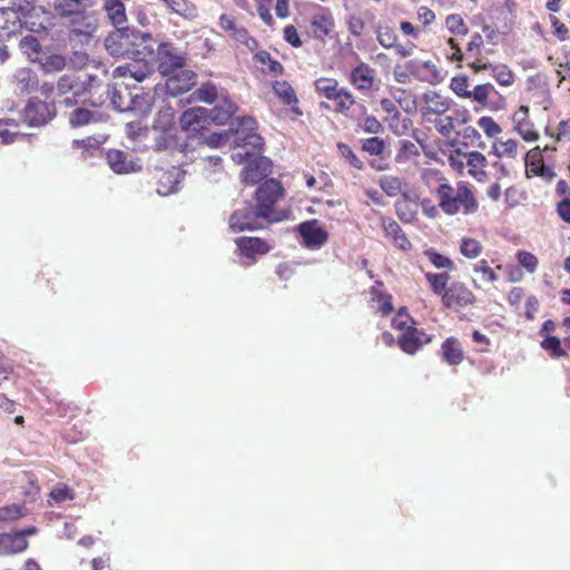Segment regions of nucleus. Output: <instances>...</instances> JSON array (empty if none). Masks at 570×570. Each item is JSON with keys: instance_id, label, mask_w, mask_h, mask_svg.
Segmentation results:
<instances>
[{"instance_id": "f257e3e1", "label": "nucleus", "mask_w": 570, "mask_h": 570, "mask_svg": "<svg viewBox=\"0 0 570 570\" xmlns=\"http://www.w3.org/2000/svg\"><path fill=\"white\" fill-rule=\"evenodd\" d=\"M179 122L187 137L202 135L212 125H228L227 130L213 132L205 138V144L210 148L224 146L230 137H234V147L249 146L257 153L264 148V139L256 132V120L250 116L233 117L230 109H185Z\"/></svg>"}, {"instance_id": "f03ea898", "label": "nucleus", "mask_w": 570, "mask_h": 570, "mask_svg": "<svg viewBox=\"0 0 570 570\" xmlns=\"http://www.w3.org/2000/svg\"><path fill=\"white\" fill-rule=\"evenodd\" d=\"M424 178L436 197L438 207L445 215H473L479 210V200L473 186L469 181L458 180L453 185L438 169L425 170Z\"/></svg>"}, {"instance_id": "7ed1b4c3", "label": "nucleus", "mask_w": 570, "mask_h": 570, "mask_svg": "<svg viewBox=\"0 0 570 570\" xmlns=\"http://www.w3.org/2000/svg\"><path fill=\"white\" fill-rule=\"evenodd\" d=\"M284 197V186L274 178H267L258 185L255 191V202L262 215L267 216V223H277L287 218L288 212L278 210L276 207Z\"/></svg>"}, {"instance_id": "20e7f679", "label": "nucleus", "mask_w": 570, "mask_h": 570, "mask_svg": "<svg viewBox=\"0 0 570 570\" xmlns=\"http://www.w3.org/2000/svg\"><path fill=\"white\" fill-rule=\"evenodd\" d=\"M138 39L149 41L151 35L135 31L129 27H118L106 37L105 48L112 57L130 58L135 53H140L139 49L136 48Z\"/></svg>"}, {"instance_id": "39448f33", "label": "nucleus", "mask_w": 570, "mask_h": 570, "mask_svg": "<svg viewBox=\"0 0 570 570\" xmlns=\"http://www.w3.org/2000/svg\"><path fill=\"white\" fill-rule=\"evenodd\" d=\"M262 151L263 149L257 153L252 148V151H238L232 155V159L236 164L246 163L240 173V178L244 184H258L262 180H266L272 173V161L267 157L262 156Z\"/></svg>"}, {"instance_id": "423d86ee", "label": "nucleus", "mask_w": 570, "mask_h": 570, "mask_svg": "<svg viewBox=\"0 0 570 570\" xmlns=\"http://www.w3.org/2000/svg\"><path fill=\"white\" fill-rule=\"evenodd\" d=\"M269 224L267 223V216L262 215L261 209L252 203H245L242 207L235 209L228 218L229 228L234 233L264 229Z\"/></svg>"}, {"instance_id": "0eeeda50", "label": "nucleus", "mask_w": 570, "mask_h": 570, "mask_svg": "<svg viewBox=\"0 0 570 570\" xmlns=\"http://www.w3.org/2000/svg\"><path fill=\"white\" fill-rule=\"evenodd\" d=\"M171 109L159 110L158 119L155 125L156 129H160V134L156 139L155 147L157 150H178L183 153L187 145L178 137V129L173 122Z\"/></svg>"}, {"instance_id": "6e6552de", "label": "nucleus", "mask_w": 570, "mask_h": 570, "mask_svg": "<svg viewBox=\"0 0 570 570\" xmlns=\"http://www.w3.org/2000/svg\"><path fill=\"white\" fill-rule=\"evenodd\" d=\"M66 21L69 24L70 41L82 37L85 41L88 42L98 29L97 14L94 10H89L88 7L81 11L73 12L72 17Z\"/></svg>"}, {"instance_id": "1a4fd4ad", "label": "nucleus", "mask_w": 570, "mask_h": 570, "mask_svg": "<svg viewBox=\"0 0 570 570\" xmlns=\"http://www.w3.org/2000/svg\"><path fill=\"white\" fill-rule=\"evenodd\" d=\"M156 61L158 71L163 76L174 75L185 66V57L178 48L170 42H159L157 45Z\"/></svg>"}, {"instance_id": "9d476101", "label": "nucleus", "mask_w": 570, "mask_h": 570, "mask_svg": "<svg viewBox=\"0 0 570 570\" xmlns=\"http://www.w3.org/2000/svg\"><path fill=\"white\" fill-rule=\"evenodd\" d=\"M454 109H425L423 117L426 122L433 124L443 136L449 137L461 124L458 117H453Z\"/></svg>"}, {"instance_id": "9b49d317", "label": "nucleus", "mask_w": 570, "mask_h": 570, "mask_svg": "<svg viewBox=\"0 0 570 570\" xmlns=\"http://www.w3.org/2000/svg\"><path fill=\"white\" fill-rule=\"evenodd\" d=\"M297 233L302 237L303 245L307 248H320L328 239L327 230L321 226L317 219L301 223Z\"/></svg>"}, {"instance_id": "f8f14e48", "label": "nucleus", "mask_w": 570, "mask_h": 570, "mask_svg": "<svg viewBox=\"0 0 570 570\" xmlns=\"http://www.w3.org/2000/svg\"><path fill=\"white\" fill-rule=\"evenodd\" d=\"M441 302L446 308L465 307L475 302V295L465 284L454 282L444 292Z\"/></svg>"}, {"instance_id": "ddd939ff", "label": "nucleus", "mask_w": 570, "mask_h": 570, "mask_svg": "<svg viewBox=\"0 0 570 570\" xmlns=\"http://www.w3.org/2000/svg\"><path fill=\"white\" fill-rule=\"evenodd\" d=\"M235 245L240 257L255 261L257 256L269 253L272 244L261 237L242 236L235 239Z\"/></svg>"}, {"instance_id": "4468645a", "label": "nucleus", "mask_w": 570, "mask_h": 570, "mask_svg": "<svg viewBox=\"0 0 570 570\" xmlns=\"http://www.w3.org/2000/svg\"><path fill=\"white\" fill-rule=\"evenodd\" d=\"M432 342V337L415 326H407L397 340L399 347L406 354L413 355L424 345Z\"/></svg>"}, {"instance_id": "2eb2a0df", "label": "nucleus", "mask_w": 570, "mask_h": 570, "mask_svg": "<svg viewBox=\"0 0 570 570\" xmlns=\"http://www.w3.org/2000/svg\"><path fill=\"white\" fill-rule=\"evenodd\" d=\"M153 71V66L145 58H135L131 62L118 66L114 70L112 76L115 78H131L137 82H141Z\"/></svg>"}, {"instance_id": "dca6fc26", "label": "nucleus", "mask_w": 570, "mask_h": 570, "mask_svg": "<svg viewBox=\"0 0 570 570\" xmlns=\"http://www.w3.org/2000/svg\"><path fill=\"white\" fill-rule=\"evenodd\" d=\"M527 175L542 177L546 180H552L556 176L553 169L546 166L542 150L540 147L532 148L524 157Z\"/></svg>"}, {"instance_id": "f3484780", "label": "nucleus", "mask_w": 570, "mask_h": 570, "mask_svg": "<svg viewBox=\"0 0 570 570\" xmlns=\"http://www.w3.org/2000/svg\"><path fill=\"white\" fill-rule=\"evenodd\" d=\"M380 220L384 236L389 238L395 247L402 250H410L412 248L410 239L395 219L389 216H382Z\"/></svg>"}, {"instance_id": "a211bd4d", "label": "nucleus", "mask_w": 570, "mask_h": 570, "mask_svg": "<svg viewBox=\"0 0 570 570\" xmlns=\"http://www.w3.org/2000/svg\"><path fill=\"white\" fill-rule=\"evenodd\" d=\"M315 86L317 91L328 99L337 100L338 107H345L347 102L354 104L352 95L343 88H338V82L335 79L322 78L316 80Z\"/></svg>"}, {"instance_id": "6ab92c4d", "label": "nucleus", "mask_w": 570, "mask_h": 570, "mask_svg": "<svg viewBox=\"0 0 570 570\" xmlns=\"http://www.w3.org/2000/svg\"><path fill=\"white\" fill-rule=\"evenodd\" d=\"M109 167L116 174H129L140 170V165L135 163L127 153L119 149H109L106 155Z\"/></svg>"}, {"instance_id": "aec40b11", "label": "nucleus", "mask_w": 570, "mask_h": 570, "mask_svg": "<svg viewBox=\"0 0 570 570\" xmlns=\"http://www.w3.org/2000/svg\"><path fill=\"white\" fill-rule=\"evenodd\" d=\"M196 73L191 70H180L170 75L166 81V92L173 97L188 91L195 85Z\"/></svg>"}, {"instance_id": "412c9836", "label": "nucleus", "mask_w": 570, "mask_h": 570, "mask_svg": "<svg viewBox=\"0 0 570 570\" xmlns=\"http://www.w3.org/2000/svg\"><path fill=\"white\" fill-rule=\"evenodd\" d=\"M180 170L173 166L170 169H157V193L159 195L167 196L177 190L178 184L180 183Z\"/></svg>"}, {"instance_id": "4be33fe9", "label": "nucleus", "mask_w": 570, "mask_h": 570, "mask_svg": "<svg viewBox=\"0 0 570 570\" xmlns=\"http://www.w3.org/2000/svg\"><path fill=\"white\" fill-rule=\"evenodd\" d=\"M514 129L525 141H535L539 139V132L530 120L529 109H517L512 116Z\"/></svg>"}, {"instance_id": "5701e85b", "label": "nucleus", "mask_w": 570, "mask_h": 570, "mask_svg": "<svg viewBox=\"0 0 570 570\" xmlns=\"http://www.w3.org/2000/svg\"><path fill=\"white\" fill-rule=\"evenodd\" d=\"M8 8L20 16L26 24L30 19L39 18L45 13V8L38 3V0H10Z\"/></svg>"}, {"instance_id": "b1692460", "label": "nucleus", "mask_w": 570, "mask_h": 570, "mask_svg": "<svg viewBox=\"0 0 570 570\" xmlns=\"http://www.w3.org/2000/svg\"><path fill=\"white\" fill-rule=\"evenodd\" d=\"M442 361L451 366L461 364L464 360V350L461 342L456 337H448L441 344Z\"/></svg>"}, {"instance_id": "393cba45", "label": "nucleus", "mask_w": 570, "mask_h": 570, "mask_svg": "<svg viewBox=\"0 0 570 570\" xmlns=\"http://www.w3.org/2000/svg\"><path fill=\"white\" fill-rule=\"evenodd\" d=\"M22 28L21 17L8 7L0 9V40L9 39Z\"/></svg>"}, {"instance_id": "a878e982", "label": "nucleus", "mask_w": 570, "mask_h": 570, "mask_svg": "<svg viewBox=\"0 0 570 570\" xmlns=\"http://www.w3.org/2000/svg\"><path fill=\"white\" fill-rule=\"evenodd\" d=\"M468 175L474 178L479 183H483L488 178L487 167L488 159L480 151L468 153Z\"/></svg>"}, {"instance_id": "bb28decb", "label": "nucleus", "mask_w": 570, "mask_h": 570, "mask_svg": "<svg viewBox=\"0 0 570 570\" xmlns=\"http://www.w3.org/2000/svg\"><path fill=\"white\" fill-rule=\"evenodd\" d=\"M394 207L395 214L401 222L410 224L416 219V204L412 200L410 193H404L403 196L395 202Z\"/></svg>"}, {"instance_id": "cd10ccee", "label": "nucleus", "mask_w": 570, "mask_h": 570, "mask_svg": "<svg viewBox=\"0 0 570 570\" xmlns=\"http://www.w3.org/2000/svg\"><path fill=\"white\" fill-rule=\"evenodd\" d=\"M55 116V109H23L20 121L29 127H40L46 125Z\"/></svg>"}, {"instance_id": "c85d7f7f", "label": "nucleus", "mask_w": 570, "mask_h": 570, "mask_svg": "<svg viewBox=\"0 0 570 570\" xmlns=\"http://www.w3.org/2000/svg\"><path fill=\"white\" fill-rule=\"evenodd\" d=\"M383 282L377 281L370 289L372 302L377 303V311L382 316H387L393 311L392 295L382 289Z\"/></svg>"}, {"instance_id": "c756f323", "label": "nucleus", "mask_w": 570, "mask_h": 570, "mask_svg": "<svg viewBox=\"0 0 570 570\" xmlns=\"http://www.w3.org/2000/svg\"><path fill=\"white\" fill-rule=\"evenodd\" d=\"M28 541L23 533H3L0 534V550L3 553H19L27 549Z\"/></svg>"}, {"instance_id": "7c9ffc66", "label": "nucleus", "mask_w": 570, "mask_h": 570, "mask_svg": "<svg viewBox=\"0 0 570 570\" xmlns=\"http://www.w3.org/2000/svg\"><path fill=\"white\" fill-rule=\"evenodd\" d=\"M104 10L111 24L117 29L118 27H127V16L125 4L120 0H106Z\"/></svg>"}, {"instance_id": "2f4dec72", "label": "nucleus", "mask_w": 570, "mask_h": 570, "mask_svg": "<svg viewBox=\"0 0 570 570\" xmlns=\"http://www.w3.org/2000/svg\"><path fill=\"white\" fill-rule=\"evenodd\" d=\"M67 67L75 70H82L88 68L98 70L102 68L104 65L96 59H91L87 52L82 50H75L67 59Z\"/></svg>"}, {"instance_id": "473e14b6", "label": "nucleus", "mask_w": 570, "mask_h": 570, "mask_svg": "<svg viewBox=\"0 0 570 570\" xmlns=\"http://www.w3.org/2000/svg\"><path fill=\"white\" fill-rule=\"evenodd\" d=\"M379 185L389 197H396L399 195L402 197L404 193H409L406 189V184L402 178L396 176H383L380 178Z\"/></svg>"}, {"instance_id": "72a5a7b5", "label": "nucleus", "mask_w": 570, "mask_h": 570, "mask_svg": "<svg viewBox=\"0 0 570 570\" xmlns=\"http://www.w3.org/2000/svg\"><path fill=\"white\" fill-rule=\"evenodd\" d=\"M19 48L23 55L28 57L31 62H38L45 55L39 40L35 36H26L19 42Z\"/></svg>"}, {"instance_id": "f704fd0d", "label": "nucleus", "mask_w": 570, "mask_h": 570, "mask_svg": "<svg viewBox=\"0 0 570 570\" xmlns=\"http://www.w3.org/2000/svg\"><path fill=\"white\" fill-rule=\"evenodd\" d=\"M492 151L498 158L515 159L519 154V144L514 139L495 140Z\"/></svg>"}, {"instance_id": "c9c22d12", "label": "nucleus", "mask_w": 570, "mask_h": 570, "mask_svg": "<svg viewBox=\"0 0 570 570\" xmlns=\"http://www.w3.org/2000/svg\"><path fill=\"white\" fill-rule=\"evenodd\" d=\"M37 63H39V66H40L41 70H43V72L53 73V72H59V71L63 70V68L67 67V59L62 55L45 53Z\"/></svg>"}, {"instance_id": "e433bc0d", "label": "nucleus", "mask_w": 570, "mask_h": 570, "mask_svg": "<svg viewBox=\"0 0 570 570\" xmlns=\"http://www.w3.org/2000/svg\"><path fill=\"white\" fill-rule=\"evenodd\" d=\"M472 68L475 71L490 68L492 70L493 77L500 85L509 86L513 82V75L511 70L504 65L492 66L491 63H483L482 66H478L473 63Z\"/></svg>"}, {"instance_id": "4c0bfd02", "label": "nucleus", "mask_w": 570, "mask_h": 570, "mask_svg": "<svg viewBox=\"0 0 570 570\" xmlns=\"http://www.w3.org/2000/svg\"><path fill=\"white\" fill-rule=\"evenodd\" d=\"M451 145L453 149L448 157L449 165L458 175L462 176L465 173L469 151H463L456 142H452Z\"/></svg>"}, {"instance_id": "58836bf2", "label": "nucleus", "mask_w": 570, "mask_h": 570, "mask_svg": "<svg viewBox=\"0 0 570 570\" xmlns=\"http://www.w3.org/2000/svg\"><path fill=\"white\" fill-rule=\"evenodd\" d=\"M425 279L429 283L431 291L442 298L444 292L448 289V284L450 281V274L448 272L444 273H425Z\"/></svg>"}, {"instance_id": "ea45409f", "label": "nucleus", "mask_w": 570, "mask_h": 570, "mask_svg": "<svg viewBox=\"0 0 570 570\" xmlns=\"http://www.w3.org/2000/svg\"><path fill=\"white\" fill-rule=\"evenodd\" d=\"M218 97L219 95L216 86L213 83H205L193 92L191 97L188 99V102L198 100L212 105L218 99Z\"/></svg>"}, {"instance_id": "a19ab883", "label": "nucleus", "mask_w": 570, "mask_h": 570, "mask_svg": "<svg viewBox=\"0 0 570 570\" xmlns=\"http://www.w3.org/2000/svg\"><path fill=\"white\" fill-rule=\"evenodd\" d=\"M373 70L366 65L356 67L351 75L352 81L357 88L366 89L372 86L373 82Z\"/></svg>"}, {"instance_id": "79ce46f5", "label": "nucleus", "mask_w": 570, "mask_h": 570, "mask_svg": "<svg viewBox=\"0 0 570 570\" xmlns=\"http://www.w3.org/2000/svg\"><path fill=\"white\" fill-rule=\"evenodd\" d=\"M87 7V3L71 0H57L55 3L56 11L65 20H68L70 17H72L73 12L81 11Z\"/></svg>"}, {"instance_id": "37998d69", "label": "nucleus", "mask_w": 570, "mask_h": 570, "mask_svg": "<svg viewBox=\"0 0 570 570\" xmlns=\"http://www.w3.org/2000/svg\"><path fill=\"white\" fill-rule=\"evenodd\" d=\"M19 135V121L16 119H0V138L3 144H9Z\"/></svg>"}, {"instance_id": "c03bdc74", "label": "nucleus", "mask_w": 570, "mask_h": 570, "mask_svg": "<svg viewBox=\"0 0 570 570\" xmlns=\"http://www.w3.org/2000/svg\"><path fill=\"white\" fill-rule=\"evenodd\" d=\"M482 244L475 238L463 237L461 239L460 253L466 258L473 259L479 257L482 253Z\"/></svg>"}, {"instance_id": "a18cd8bd", "label": "nucleus", "mask_w": 570, "mask_h": 570, "mask_svg": "<svg viewBox=\"0 0 570 570\" xmlns=\"http://www.w3.org/2000/svg\"><path fill=\"white\" fill-rule=\"evenodd\" d=\"M541 347L550 352V356L553 358H560L567 355L561 346V341L557 336L547 335L541 342Z\"/></svg>"}, {"instance_id": "49530a36", "label": "nucleus", "mask_w": 570, "mask_h": 570, "mask_svg": "<svg viewBox=\"0 0 570 570\" xmlns=\"http://www.w3.org/2000/svg\"><path fill=\"white\" fill-rule=\"evenodd\" d=\"M424 254L431 264L439 269L453 271L455 268L453 261L443 254L432 249L425 250Z\"/></svg>"}, {"instance_id": "de8ad7c7", "label": "nucleus", "mask_w": 570, "mask_h": 570, "mask_svg": "<svg viewBox=\"0 0 570 570\" xmlns=\"http://www.w3.org/2000/svg\"><path fill=\"white\" fill-rule=\"evenodd\" d=\"M515 258L520 266L523 267L528 273L533 274L537 272L539 259L534 254L527 250H518Z\"/></svg>"}, {"instance_id": "09e8293b", "label": "nucleus", "mask_w": 570, "mask_h": 570, "mask_svg": "<svg viewBox=\"0 0 570 570\" xmlns=\"http://www.w3.org/2000/svg\"><path fill=\"white\" fill-rule=\"evenodd\" d=\"M274 92L282 99L283 104L291 105L296 102L294 89L287 82H275L273 86Z\"/></svg>"}, {"instance_id": "8fccbe9b", "label": "nucleus", "mask_w": 570, "mask_h": 570, "mask_svg": "<svg viewBox=\"0 0 570 570\" xmlns=\"http://www.w3.org/2000/svg\"><path fill=\"white\" fill-rule=\"evenodd\" d=\"M473 272L475 274H481L482 279L487 283H494L498 281V275L494 269L490 266L487 259H480L473 266Z\"/></svg>"}, {"instance_id": "3c124183", "label": "nucleus", "mask_w": 570, "mask_h": 570, "mask_svg": "<svg viewBox=\"0 0 570 570\" xmlns=\"http://www.w3.org/2000/svg\"><path fill=\"white\" fill-rule=\"evenodd\" d=\"M337 150L341 157H343L353 168L362 169L364 167L363 161L355 155L347 144L338 142Z\"/></svg>"}, {"instance_id": "603ef678", "label": "nucleus", "mask_w": 570, "mask_h": 570, "mask_svg": "<svg viewBox=\"0 0 570 570\" xmlns=\"http://www.w3.org/2000/svg\"><path fill=\"white\" fill-rule=\"evenodd\" d=\"M385 149V142L379 137H372L362 140V150L371 156H380Z\"/></svg>"}, {"instance_id": "864d4df0", "label": "nucleus", "mask_w": 570, "mask_h": 570, "mask_svg": "<svg viewBox=\"0 0 570 570\" xmlns=\"http://www.w3.org/2000/svg\"><path fill=\"white\" fill-rule=\"evenodd\" d=\"M16 78L18 80V90L21 94L30 92L37 83L36 78L31 76L29 70L18 71Z\"/></svg>"}, {"instance_id": "5fc2aeb1", "label": "nucleus", "mask_w": 570, "mask_h": 570, "mask_svg": "<svg viewBox=\"0 0 570 570\" xmlns=\"http://www.w3.org/2000/svg\"><path fill=\"white\" fill-rule=\"evenodd\" d=\"M157 45L158 42L153 38L149 41H142L141 39H138V46L136 48L139 49L140 53H135L132 57L142 56L145 59L146 57H149L151 60H156Z\"/></svg>"}, {"instance_id": "6e6d98bb", "label": "nucleus", "mask_w": 570, "mask_h": 570, "mask_svg": "<svg viewBox=\"0 0 570 570\" xmlns=\"http://www.w3.org/2000/svg\"><path fill=\"white\" fill-rule=\"evenodd\" d=\"M78 87L73 77L68 75L62 76L57 83V90L60 96L67 95L68 92H72V95L76 96L78 94Z\"/></svg>"}, {"instance_id": "4d7b16f0", "label": "nucleus", "mask_w": 570, "mask_h": 570, "mask_svg": "<svg viewBox=\"0 0 570 570\" xmlns=\"http://www.w3.org/2000/svg\"><path fill=\"white\" fill-rule=\"evenodd\" d=\"M397 37L394 30L390 27H380L377 30V41L385 48H392L395 46Z\"/></svg>"}, {"instance_id": "13d9d810", "label": "nucleus", "mask_w": 570, "mask_h": 570, "mask_svg": "<svg viewBox=\"0 0 570 570\" xmlns=\"http://www.w3.org/2000/svg\"><path fill=\"white\" fill-rule=\"evenodd\" d=\"M445 23H446V28L449 29V31L451 33H455V35H466L468 33V28H466L462 17L459 14L448 16Z\"/></svg>"}, {"instance_id": "bf43d9fd", "label": "nucleus", "mask_w": 570, "mask_h": 570, "mask_svg": "<svg viewBox=\"0 0 570 570\" xmlns=\"http://www.w3.org/2000/svg\"><path fill=\"white\" fill-rule=\"evenodd\" d=\"M92 118L90 109H75L70 115V124L72 127H81L88 125Z\"/></svg>"}, {"instance_id": "052dcab7", "label": "nucleus", "mask_w": 570, "mask_h": 570, "mask_svg": "<svg viewBox=\"0 0 570 570\" xmlns=\"http://www.w3.org/2000/svg\"><path fill=\"white\" fill-rule=\"evenodd\" d=\"M230 36L239 43L245 45L248 49L253 50L257 42L254 38H250L248 36V32L243 27L234 28V31L230 33Z\"/></svg>"}, {"instance_id": "680f3d73", "label": "nucleus", "mask_w": 570, "mask_h": 570, "mask_svg": "<svg viewBox=\"0 0 570 570\" xmlns=\"http://www.w3.org/2000/svg\"><path fill=\"white\" fill-rule=\"evenodd\" d=\"M478 125L489 137H495L501 132L500 126L490 117H481Z\"/></svg>"}, {"instance_id": "e2e57ef3", "label": "nucleus", "mask_w": 570, "mask_h": 570, "mask_svg": "<svg viewBox=\"0 0 570 570\" xmlns=\"http://www.w3.org/2000/svg\"><path fill=\"white\" fill-rule=\"evenodd\" d=\"M452 90L461 96V97H471V91L469 90V82L466 77H455L451 81Z\"/></svg>"}, {"instance_id": "0e129e2a", "label": "nucleus", "mask_w": 570, "mask_h": 570, "mask_svg": "<svg viewBox=\"0 0 570 570\" xmlns=\"http://www.w3.org/2000/svg\"><path fill=\"white\" fill-rule=\"evenodd\" d=\"M50 497L56 502H63V501H67V500H72L73 499V492H72V490L68 485L59 484L58 487H56L51 491Z\"/></svg>"}, {"instance_id": "69168bd1", "label": "nucleus", "mask_w": 570, "mask_h": 570, "mask_svg": "<svg viewBox=\"0 0 570 570\" xmlns=\"http://www.w3.org/2000/svg\"><path fill=\"white\" fill-rule=\"evenodd\" d=\"M72 147L76 149H82L83 153H90L91 150H97L99 148V141L92 137L75 139L72 141Z\"/></svg>"}, {"instance_id": "338daca9", "label": "nucleus", "mask_w": 570, "mask_h": 570, "mask_svg": "<svg viewBox=\"0 0 570 570\" xmlns=\"http://www.w3.org/2000/svg\"><path fill=\"white\" fill-rule=\"evenodd\" d=\"M23 515L22 508L17 504L0 510V521L17 520Z\"/></svg>"}, {"instance_id": "774afa93", "label": "nucleus", "mask_w": 570, "mask_h": 570, "mask_svg": "<svg viewBox=\"0 0 570 570\" xmlns=\"http://www.w3.org/2000/svg\"><path fill=\"white\" fill-rule=\"evenodd\" d=\"M358 126L367 134H379L383 130L382 124L374 117H365Z\"/></svg>"}]
</instances>
